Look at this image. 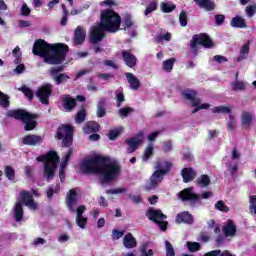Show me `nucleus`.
I'll list each match as a JSON object with an SVG mask.
<instances>
[{
  "instance_id": "nucleus-1",
  "label": "nucleus",
  "mask_w": 256,
  "mask_h": 256,
  "mask_svg": "<svg viewBox=\"0 0 256 256\" xmlns=\"http://www.w3.org/2000/svg\"><path fill=\"white\" fill-rule=\"evenodd\" d=\"M80 171L84 175H100V183L105 185L115 181L121 173L118 162H110L109 157L95 155L80 162Z\"/></svg>"
},
{
  "instance_id": "nucleus-2",
  "label": "nucleus",
  "mask_w": 256,
  "mask_h": 256,
  "mask_svg": "<svg viewBox=\"0 0 256 256\" xmlns=\"http://www.w3.org/2000/svg\"><path fill=\"white\" fill-rule=\"evenodd\" d=\"M32 53L44 59L47 65H61L69 53V46L64 43L49 44L38 39L33 44Z\"/></svg>"
},
{
  "instance_id": "nucleus-3",
  "label": "nucleus",
  "mask_w": 256,
  "mask_h": 256,
  "mask_svg": "<svg viewBox=\"0 0 256 256\" xmlns=\"http://www.w3.org/2000/svg\"><path fill=\"white\" fill-rule=\"evenodd\" d=\"M173 167V163L170 161H156L154 169H156L152 175L150 176L149 180L143 186L144 191H155L159 184L163 182L167 173H171V169Z\"/></svg>"
},
{
  "instance_id": "nucleus-4",
  "label": "nucleus",
  "mask_w": 256,
  "mask_h": 256,
  "mask_svg": "<svg viewBox=\"0 0 256 256\" xmlns=\"http://www.w3.org/2000/svg\"><path fill=\"white\" fill-rule=\"evenodd\" d=\"M121 15L112 9H105L100 14V25L106 33H117L121 29Z\"/></svg>"
},
{
  "instance_id": "nucleus-5",
  "label": "nucleus",
  "mask_w": 256,
  "mask_h": 256,
  "mask_svg": "<svg viewBox=\"0 0 256 256\" xmlns=\"http://www.w3.org/2000/svg\"><path fill=\"white\" fill-rule=\"evenodd\" d=\"M23 205L29 207L32 211H37L38 209L37 202H35L33 195H31L27 190H22L20 192V201L16 202L14 206V218L17 223L23 221V215L25 213Z\"/></svg>"
},
{
  "instance_id": "nucleus-6",
  "label": "nucleus",
  "mask_w": 256,
  "mask_h": 256,
  "mask_svg": "<svg viewBox=\"0 0 256 256\" xmlns=\"http://www.w3.org/2000/svg\"><path fill=\"white\" fill-rule=\"evenodd\" d=\"M38 163H44V177L53 179L59 165V155L56 151H49L46 154L40 155L36 158Z\"/></svg>"
},
{
  "instance_id": "nucleus-7",
  "label": "nucleus",
  "mask_w": 256,
  "mask_h": 256,
  "mask_svg": "<svg viewBox=\"0 0 256 256\" xmlns=\"http://www.w3.org/2000/svg\"><path fill=\"white\" fill-rule=\"evenodd\" d=\"M11 119H16V121H22L24 123V131H33L37 128V119L39 116L37 114H32L21 108L10 111L7 114Z\"/></svg>"
},
{
  "instance_id": "nucleus-8",
  "label": "nucleus",
  "mask_w": 256,
  "mask_h": 256,
  "mask_svg": "<svg viewBox=\"0 0 256 256\" xmlns=\"http://www.w3.org/2000/svg\"><path fill=\"white\" fill-rule=\"evenodd\" d=\"M199 45L205 49H212V47H215V43L206 33L195 34L190 41V51L193 57L199 55Z\"/></svg>"
},
{
  "instance_id": "nucleus-9",
  "label": "nucleus",
  "mask_w": 256,
  "mask_h": 256,
  "mask_svg": "<svg viewBox=\"0 0 256 256\" xmlns=\"http://www.w3.org/2000/svg\"><path fill=\"white\" fill-rule=\"evenodd\" d=\"M73 126L69 124H62L58 127L55 139L62 141V147H71L73 145Z\"/></svg>"
},
{
  "instance_id": "nucleus-10",
  "label": "nucleus",
  "mask_w": 256,
  "mask_h": 256,
  "mask_svg": "<svg viewBox=\"0 0 256 256\" xmlns=\"http://www.w3.org/2000/svg\"><path fill=\"white\" fill-rule=\"evenodd\" d=\"M77 201V191H75V189H70L66 195V206L71 213H76V217H83V213L87 211V207L85 205H80L77 207V209H75L77 206Z\"/></svg>"
},
{
  "instance_id": "nucleus-11",
  "label": "nucleus",
  "mask_w": 256,
  "mask_h": 256,
  "mask_svg": "<svg viewBox=\"0 0 256 256\" xmlns=\"http://www.w3.org/2000/svg\"><path fill=\"white\" fill-rule=\"evenodd\" d=\"M105 29L103 26H101L99 23L97 25H94L90 29V43L92 45H97V43H101L105 37H107V34H105Z\"/></svg>"
},
{
  "instance_id": "nucleus-12",
  "label": "nucleus",
  "mask_w": 256,
  "mask_h": 256,
  "mask_svg": "<svg viewBox=\"0 0 256 256\" xmlns=\"http://www.w3.org/2000/svg\"><path fill=\"white\" fill-rule=\"evenodd\" d=\"M53 93V85L51 84H44L36 91V97L39 98L40 103L42 105H48L49 104V97H51V94Z\"/></svg>"
},
{
  "instance_id": "nucleus-13",
  "label": "nucleus",
  "mask_w": 256,
  "mask_h": 256,
  "mask_svg": "<svg viewBox=\"0 0 256 256\" xmlns=\"http://www.w3.org/2000/svg\"><path fill=\"white\" fill-rule=\"evenodd\" d=\"M179 198L181 201H189L190 205H195L199 203L201 196L197 193H193V188H185L179 192Z\"/></svg>"
},
{
  "instance_id": "nucleus-14",
  "label": "nucleus",
  "mask_w": 256,
  "mask_h": 256,
  "mask_svg": "<svg viewBox=\"0 0 256 256\" xmlns=\"http://www.w3.org/2000/svg\"><path fill=\"white\" fill-rule=\"evenodd\" d=\"M143 135H145V133L143 131H140L135 137L126 139V144L129 147L128 153H135V151H137L139 145L143 143Z\"/></svg>"
},
{
  "instance_id": "nucleus-15",
  "label": "nucleus",
  "mask_w": 256,
  "mask_h": 256,
  "mask_svg": "<svg viewBox=\"0 0 256 256\" xmlns=\"http://www.w3.org/2000/svg\"><path fill=\"white\" fill-rule=\"evenodd\" d=\"M22 145H28L29 147H37L43 143V137L35 134H28L20 139Z\"/></svg>"
},
{
  "instance_id": "nucleus-16",
  "label": "nucleus",
  "mask_w": 256,
  "mask_h": 256,
  "mask_svg": "<svg viewBox=\"0 0 256 256\" xmlns=\"http://www.w3.org/2000/svg\"><path fill=\"white\" fill-rule=\"evenodd\" d=\"M146 217H148L150 221H153V223H158L160 221H164V219H167V215L163 214V211L155 210L153 207H150L147 210Z\"/></svg>"
},
{
  "instance_id": "nucleus-17",
  "label": "nucleus",
  "mask_w": 256,
  "mask_h": 256,
  "mask_svg": "<svg viewBox=\"0 0 256 256\" xmlns=\"http://www.w3.org/2000/svg\"><path fill=\"white\" fill-rule=\"evenodd\" d=\"M62 107L65 111L71 113L77 107V100L69 94H64L62 96Z\"/></svg>"
},
{
  "instance_id": "nucleus-18",
  "label": "nucleus",
  "mask_w": 256,
  "mask_h": 256,
  "mask_svg": "<svg viewBox=\"0 0 256 256\" xmlns=\"http://www.w3.org/2000/svg\"><path fill=\"white\" fill-rule=\"evenodd\" d=\"M122 59L127 67L133 69L137 65V57L131 53V50H123Z\"/></svg>"
},
{
  "instance_id": "nucleus-19",
  "label": "nucleus",
  "mask_w": 256,
  "mask_h": 256,
  "mask_svg": "<svg viewBox=\"0 0 256 256\" xmlns=\"http://www.w3.org/2000/svg\"><path fill=\"white\" fill-rule=\"evenodd\" d=\"M85 37H87V31L81 26H77L74 31V45H83L85 43Z\"/></svg>"
},
{
  "instance_id": "nucleus-20",
  "label": "nucleus",
  "mask_w": 256,
  "mask_h": 256,
  "mask_svg": "<svg viewBox=\"0 0 256 256\" xmlns=\"http://www.w3.org/2000/svg\"><path fill=\"white\" fill-rule=\"evenodd\" d=\"M175 221L178 223V225H181V223L191 225L193 224V215L189 213V211H183L176 215Z\"/></svg>"
},
{
  "instance_id": "nucleus-21",
  "label": "nucleus",
  "mask_w": 256,
  "mask_h": 256,
  "mask_svg": "<svg viewBox=\"0 0 256 256\" xmlns=\"http://www.w3.org/2000/svg\"><path fill=\"white\" fill-rule=\"evenodd\" d=\"M101 131V125L95 121H88L83 126V133L91 135V133H99Z\"/></svg>"
},
{
  "instance_id": "nucleus-22",
  "label": "nucleus",
  "mask_w": 256,
  "mask_h": 256,
  "mask_svg": "<svg viewBox=\"0 0 256 256\" xmlns=\"http://www.w3.org/2000/svg\"><path fill=\"white\" fill-rule=\"evenodd\" d=\"M182 97L186 99V101H191V105H198L200 98H197V91L187 89L182 92Z\"/></svg>"
},
{
  "instance_id": "nucleus-23",
  "label": "nucleus",
  "mask_w": 256,
  "mask_h": 256,
  "mask_svg": "<svg viewBox=\"0 0 256 256\" xmlns=\"http://www.w3.org/2000/svg\"><path fill=\"white\" fill-rule=\"evenodd\" d=\"M194 3L200 9H205V11H215L217 4H215V1L213 0H194Z\"/></svg>"
},
{
  "instance_id": "nucleus-24",
  "label": "nucleus",
  "mask_w": 256,
  "mask_h": 256,
  "mask_svg": "<svg viewBox=\"0 0 256 256\" xmlns=\"http://www.w3.org/2000/svg\"><path fill=\"white\" fill-rule=\"evenodd\" d=\"M225 237H235L237 235V226L233 220H228L227 224L222 228Z\"/></svg>"
},
{
  "instance_id": "nucleus-25",
  "label": "nucleus",
  "mask_w": 256,
  "mask_h": 256,
  "mask_svg": "<svg viewBox=\"0 0 256 256\" xmlns=\"http://www.w3.org/2000/svg\"><path fill=\"white\" fill-rule=\"evenodd\" d=\"M181 175L184 183H191V181L197 177V172H195L193 168L188 167L182 169Z\"/></svg>"
},
{
  "instance_id": "nucleus-26",
  "label": "nucleus",
  "mask_w": 256,
  "mask_h": 256,
  "mask_svg": "<svg viewBox=\"0 0 256 256\" xmlns=\"http://www.w3.org/2000/svg\"><path fill=\"white\" fill-rule=\"evenodd\" d=\"M126 79L129 83L130 89L133 91H138L141 87V81L138 80V78L135 76V74L131 72L126 73Z\"/></svg>"
},
{
  "instance_id": "nucleus-27",
  "label": "nucleus",
  "mask_w": 256,
  "mask_h": 256,
  "mask_svg": "<svg viewBox=\"0 0 256 256\" xmlns=\"http://www.w3.org/2000/svg\"><path fill=\"white\" fill-rule=\"evenodd\" d=\"M230 25L235 29H247V21L239 15L232 18Z\"/></svg>"
},
{
  "instance_id": "nucleus-28",
  "label": "nucleus",
  "mask_w": 256,
  "mask_h": 256,
  "mask_svg": "<svg viewBox=\"0 0 256 256\" xmlns=\"http://www.w3.org/2000/svg\"><path fill=\"white\" fill-rule=\"evenodd\" d=\"M123 245L126 249H135L137 247V239L133 237V234L128 233L123 238Z\"/></svg>"
},
{
  "instance_id": "nucleus-29",
  "label": "nucleus",
  "mask_w": 256,
  "mask_h": 256,
  "mask_svg": "<svg viewBox=\"0 0 256 256\" xmlns=\"http://www.w3.org/2000/svg\"><path fill=\"white\" fill-rule=\"evenodd\" d=\"M97 117H105L107 115V99L101 98L97 104Z\"/></svg>"
},
{
  "instance_id": "nucleus-30",
  "label": "nucleus",
  "mask_w": 256,
  "mask_h": 256,
  "mask_svg": "<svg viewBox=\"0 0 256 256\" xmlns=\"http://www.w3.org/2000/svg\"><path fill=\"white\" fill-rule=\"evenodd\" d=\"M241 123L244 129H249L253 123V114L248 111H243L241 115Z\"/></svg>"
},
{
  "instance_id": "nucleus-31",
  "label": "nucleus",
  "mask_w": 256,
  "mask_h": 256,
  "mask_svg": "<svg viewBox=\"0 0 256 256\" xmlns=\"http://www.w3.org/2000/svg\"><path fill=\"white\" fill-rule=\"evenodd\" d=\"M196 185L205 189V187H209L211 185V178L207 174H202L196 179Z\"/></svg>"
},
{
  "instance_id": "nucleus-32",
  "label": "nucleus",
  "mask_w": 256,
  "mask_h": 256,
  "mask_svg": "<svg viewBox=\"0 0 256 256\" xmlns=\"http://www.w3.org/2000/svg\"><path fill=\"white\" fill-rule=\"evenodd\" d=\"M251 50V40H248L240 49V54L237 58V61H243V59H247L249 55V51Z\"/></svg>"
},
{
  "instance_id": "nucleus-33",
  "label": "nucleus",
  "mask_w": 256,
  "mask_h": 256,
  "mask_svg": "<svg viewBox=\"0 0 256 256\" xmlns=\"http://www.w3.org/2000/svg\"><path fill=\"white\" fill-rule=\"evenodd\" d=\"M54 83H56V85H61L62 83H67V81H69V79H71V77H69V75L62 73V74H52L51 75Z\"/></svg>"
},
{
  "instance_id": "nucleus-34",
  "label": "nucleus",
  "mask_w": 256,
  "mask_h": 256,
  "mask_svg": "<svg viewBox=\"0 0 256 256\" xmlns=\"http://www.w3.org/2000/svg\"><path fill=\"white\" fill-rule=\"evenodd\" d=\"M160 8L163 13H173L177 6L173 2H161Z\"/></svg>"
},
{
  "instance_id": "nucleus-35",
  "label": "nucleus",
  "mask_w": 256,
  "mask_h": 256,
  "mask_svg": "<svg viewBox=\"0 0 256 256\" xmlns=\"http://www.w3.org/2000/svg\"><path fill=\"white\" fill-rule=\"evenodd\" d=\"M133 25H135V22H133V17L130 14H126L122 20L123 30L127 31V29H131Z\"/></svg>"
},
{
  "instance_id": "nucleus-36",
  "label": "nucleus",
  "mask_w": 256,
  "mask_h": 256,
  "mask_svg": "<svg viewBox=\"0 0 256 256\" xmlns=\"http://www.w3.org/2000/svg\"><path fill=\"white\" fill-rule=\"evenodd\" d=\"M177 59L175 58H169L162 63V69L166 71V73H171L173 71V66L175 65V62Z\"/></svg>"
},
{
  "instance_id": "nucleus-37",
  "label": "nucleus",
  "mask_w": 256,
  "mask_h": 256,
  "mask_svg": "<svg viewBox=\"0 0 256 256\" xmlns=\"http://www.w3.org/2000/svg\"><path fill=\"white\" fill-rule=\"evenodd\" d=\"M85 119H87V110H85V108H82L76 113L75 123L80 125L81 123L85 122Z\"/></svg>"
},
{
  "instance_id": "nucleus-38",
  "label": "nucleus",
  "mask_w": 256,
  "mask_h": 256,
  "mask_svg": "<svg viewBox=\"0 0 256 256\" xmlns=\"http://www.w3.org/2000/svg\"><path fill=\"white\" fill-rule=\"evenodd\" d=\"M232 91H245L247 89V84L243 81L236 80L231 84Z\"/></svg>"
},
{
  "instance_id": "nucleus-39",
  "label": "nucleus",
  "mask_w": 256,
  "mask_h": 256,
  "mask_svg": "<svg viewBox=\"0 0 256 256\" xmlns=\"http://www.w3.org/2000/svg\"><path fill=\"white\" fill-rule=\"evenodd\" d=\"M9 105H11V101H9V95L0 91V107L7 109Z\"/></svg>"
},
{
  "instance_id": "nucleus-40",
  "label": "nucleus",
  "mask_w": 256,
  "mask_h": 256,
  "mask_svg": "<svg viewBox=\"0 0 256 256\" xmlns=\"http://www.w3.org/2000/svg\"><path fill=\"white\" fill-rule=\"evenodd\" d=\"M18 91H21L25 97H27L28 101H33V90L27 86H21Z\"/></svg>"
},
{
  "instance_id": "nucleus-41",
  "label": "nucleus",
  "mask_w": 256,
  "mask_h": 256,
  "mask_svg": "<svg viewBox=\"0 0 256 256\" xmlns=\"http://www.w3.org/2000/svg\"><path fill=\"white\" fill-rule=\"evenodd\" d=\"M186 245L190 253H197V251L201 250V244L198 242L188 241Z\"/></svg>"
},
{
  "instance_id": "nucleus-42",
  "label": "nucleus",
  "mask_w": 256,
  "mask_h": 256,
  "mask_svg": "<svg viewBox=\"0 0 256 256\" xmlns=\"http://www.w3.org/2000/svg\"><path fill=\"white\" fill-rule=\"evenodd\" d=\"M212 113H222L223 115L231 114L229 106H216L212 109Z\"/></svg>"
},
{
  "instance_id": "nucleus-43",
  "label": "nucleus",
  "mask_w": 256,
  "mask_h": 256,
  "mask_svg": "<svg viewBox=\"0 0 256 256\" xmlns=\"http://www.w3.org/2000/svg\"><path fill=\"white\" fill-rule=\"evenodd\" d=\"M153 144H148V146L146 147L145 151H144V155H143V161H149L152 157V155H154V151H153Z\"/></svg>"
},
{
  "instance_id": "nucleus-44",
  "label": "nucleus",
  "mask_w": 256,
  "mask_h": 256,
  "mask_svg": "<svg viewBox=\"0 0 256 256\" xmlns=\"http://www.w3.org/2000/svg\"><path fill=\"white\" fill-rule=\"evenodd\" d=\"M4 173L9 181H15V169L11 166H5Z\"/></svg>"
},
{
  "instance_id": "nucleus-45",
  "label": "nucleus",
  "mask_w": 256,
  "mask_h": 256,
  "mask_svg": "<svg viewBox=\"0 0 256 256\" xmlns=\"http://www.w3.org/2000/svg\"><path fill=\"white\" fill-rule=\"evenodd\" d=\"M61 190V184L57 183L55 188L53 186H49L46 192L48 199H53V194L58 193Z\"/></svg>"
},
{
  "instance_id": "nucleus-46",
  "label": "nucleus",
  "mask_w": 256,
  "mask_h": 256,
  "mask_svg": "<svg viewBox=\"0 0 256 256\" xmlns=\"http://www.w3.org/2000/svg\"><path fill=\"white\" fill-rule=\"evenodd\" d=\"M133 111H135L132 107L126 106L123 108H120L118 110V114L120 115V117H122V119H125V117H129L130 113H133Z\"/></svg>"
},
{
  "instance_id": "nucleus-47",
  "label": "nucleus",
  "mask_w": 256,
  "mask_h": 256,
  "mask_svg": "<svg viewBox=\"0 0 256 256\" xmlns=\"http://www.w3.org/2000/svg\"><path fill=\"white\" fill-rule=\"evenodd\" d=\"M215 209H217V211H221L222 213H229V206L225 205L223 200H219L215 203Z\"/></svg>"
},
{
  "instance_id": "nucleus-48",
  "label": "nucleus",
  "mask_w": 256,
  "mask_h": 256,
  "mask_svg": "<svg viewBox=\"0 0 256 256\" xmlns=\"http://www.w3.org/2000/svg\"><path fill=\"white\" fill-rule=\"evenodd\" d=\"M192 107H195L192 110V114H195V113H198V111H201V109H209V107H211V104L209 103L201 104V100H198V104L196 106L192 105Z\"/></svg>"
},
{
  "instance_id": "nucleus-49",
  "label": "nucleus",
  "mask_w": 256,
  "mask_h": 256,
  "mask_svg": "<svg viewBox=\"0 0 256 256\" xmlns=\"http://www.w3.org/2000/svg\"><path fill=\"white\" fill-rule=\"evenodd\" d=\"M153 11H157V1L152 0L149 3V6L146 8L144 15L147 17L148 15H151V13H153Z\"/></svg>"
},
{
  "instance_id": "nucleus-50",
  "label": "nucleus",
  "mask_w": 256,
  "mask_h": 256,
  "mask_svg": "<svg viewBox=\"0 0 256 256\" xmlns=\"http://www.w3.org/2000/svg\"><path fill=\"white\" fill-rule=\"evenodd\" d=\"M229 121L227 122L228 131H233L237 127V121L235 120V116L229 114Z\"/></svg>"
},
{
  "instance_id": "nucleus-51",
  "label": "nucleus",
  "mask_w": 256,
  "mask_h": 256,
  "mask_svg": "<svg viewBox=\"0 0 256 256\" xmlns=\"http://www.w3.org/2000/svg\"><path fill=\"white\" fill-rule=\"evenodd\" d=\"M76 225H78L80 229H85L87 227V217H84V216L76 217Z\"/></svg>"
},
{
  "instance_id": "nucleus-52",
  "label": "nucleus",
  "mask_w": 256,
  "mask_h": 256,
  "mask_svg": "<svg viewBox=\"0 0 256 256\" xmlns=\"http://www.w3.org/2000/svg\"><path fill=\"white\" fill-rule=\"evenodd\" d=\"M12 55L16 57L15 64L19 65V63H21V48H19V46H16L12 51Z\"/></svg>"
},
{
  "instance_id": "nucleus-53",
  "label": "nucleus",
  "mask_w": 256,
  "mask_h": 256,
  "mask_svg": "<svg viewBox=\"0 0 256 256\" xmlns=\"http://www.w3.org/2000/svg\"><path fill=\"white\" fill-rule=\"evenodd\" d=\"M187 12L185 10H182L180 15H179V22L181 27H187Z\"/></svg>"
},
{
  "instance_id": "nucleus-54",
  "label": "nucleus",
  "mask_w": 256,
  "mask_h": 256,
  "mask_svg": "<svg viewBox=\"0 0 256 256\" xmlns=\"http://www.w3.org/2000/svg\"><path fill=\"white\" fill-rule=\"evenodd\" d=\"M162 149L164 153H171L173 151V142L171 140L163 142Z\"/></svg>"
},
{
  "instance_id": "nucleus-55",
  "label": "nucleus",
  "mask_w": 256,
  "mask_h": 256,
  "mask_svg": "<svg viewBox=\"0 0 256 256\" xmlns=\"http://www.w3.org/2000/svg\"><path fill=\"white\" fill-rule=\"evenodd\" d=\"M166 245V256H175V248H173V244L169 241H165Z\"/></svg>"
},
{
  "instance_id": "nucleus-56",
  "label": "nucleus",
  "mask_w": 256,
  "mask_h": 256,
  "mask_svg": "<svg viewBox=\"0 0 256 256\" xmlns=\"http://www.w3.org/2000/svg\"><path fill=\"white\" fill-rule=\"evenodd\" d=\"M245 11H246L247 17H249V18L253 17V15H255V13H256V4L248 5L245 8Z\"/></svg>"
},
{
  "instance_id": "nucleus-57",
  "label": "nucleus",
  "mask_w": 256,
  "mask_h": 256,
  "mask_svg": "<svg viewBox=\"0 0 256 256\" xmlns=\"http://www.w3.org/2000/svg\"><path fill=\"white\" fill-rule=\"evenodd\" d=\"M119 135H121V130L113 129V130L109 131L108 137H109L110 141H115V139H117V137H119Z\"/></svg>"
},
{
  "instance_id": "nucleus-58",
  "label": "nucleus",
  "mask_w": 256,
  "mask_h": 256,
  "mask_svg": "<svg viewBox=\"0 0 256 256\" xmlns=\"http://www.w3.org/2000/svg\"><path fill=\"white\" fill-rule=\"evenodd\" d=\"M128 199H131L132 203H135L136 205H139V203H143V198L141 197V195L128 194Z\"/></svg>"
},
{
  "instance_id": "nucleus-59",
  "label": "nucleus",
  "mask_w": 256,
  "mask_h": 256,
  "mask_svg": "<svg viewBox=\"0 0 256 256\" xmlns=\"http://www.w3.org/2000/svg\"><path fill=\"white\" fill-rule=\"evenodd\" d=\"M65 69V66L52 67L50 69V75H61Z\"/></svg>"
},
{
  "instance_id": "nucleus-60",
  "label": "nucleus",
  "mask_w": 256,
  "mask_h": 256,
  "mask_svg": "<svg viewBox=\"0 0 256 256\" xmlns=\"http://www.w3.org/2000/svg\"><path fill=\"white\" fill-rule=\"evenodd\" d=\"M127 188H113L106 191L107 195H117V193H125Z\"/></svg>"
},
{
  "instance_id": "nucleus-61",
  "label": "nucleus",
  "mask_w": 256,
  "mask_h": 256,
  "mask_svg": "<svg viewBox=\"0 0 256 256\" xmlns=\"http://www.w3.org/2000/svg\"><path fill=\"white\" fill-rule=\"evenodd\" d=\"M123 102H125V94L123 92L116 93V107H121Z\"/></svg>"
},
{
  "instance_id": "nucleus-62",
  "label": "nucleus",
  "mask_w": 256,
  "mask_h": 256,
  "mask_svg": "<svg viewBox=\"0 0 256 256\" xmlns=\"http://www.w3.org/2000/svg\"><path fill=\"white\" fill-rule=\"evenodd\" d=\"M21 15L23 17H29V15H31V8H29V6H27V3H24L21 7Z\"/></svg>"
},
{
  "instance_id": "nucleus-63",
  "label": "nucleus",
  "mask_w": 256,
  "mask_h": 256,
  "mask_svg": "<svg viewBox=\"0 0 256 256\" xmlns=\"http://www.w3.org/2000/svg\"><path fill=\"white\" fill-rule=\"evenodd\" d=\"M123 235H125L124 231H119V230H116V229H114L112 231V239H113V241H117V239H121V237H123Z\"/></svg>"
},
{
  "instance_id": "nucleus-64",
  "label": "nucleus",
  "mask_w": 256,
  "mask_h": 256,
  "mask_svg": "<svg viewBox=\"0 0 256 256\" xmlns=\"http://www.w3.org/2000/svg\"><path fill=\"white\" fill-rule=\"evenodd\" d=\"M215 23L218 26L223 25V23H225V15L223 14L215 15Z\"/></svg>"
}]
</instances>
